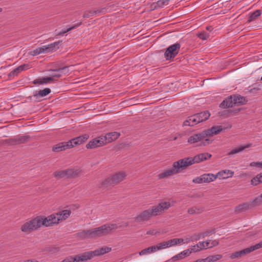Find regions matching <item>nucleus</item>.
Instances as JSON below:
<instances>
[{
    "instance_id": "7ed1b4c3",
    "label": "nucleus",
    "mask_w": 262,
    "mask_h": 262,
    "mask_svg": "<svg viewBox=\"0 0 262 262\" xmlns=\"http://www.w3.org/2000/svg\"><path fill=\"white\" fill-rule=\"evenodd\" d=\"M185 167L182 160L180 159L172 164V167L166 169L158 175L159 179H163L171 177L173 175L180 173Z\"/></svg>"
},
{
    "instance_id": "69168bd1",
    "label": "nucleus",
    "mask_w": 262,
    "mask_h": 262,
    "mask_svg": "<svg viewBox=\"0 0 262 262\" xmlns=\"http://www.w3.org/2000/svg\"><path fill=\"white\" fill-rule=\"evenodd\" d=\"M261 198H262V193L260 194Z\"/></svg>"
},
{
    "instance_id": "a878e982",
    "label": "nucleus",
    "mask_w": 262,
    "mask_h": 262,
    "mask_svg": "<svg viewBox=\"0 0 262 262\" xmlns=\"http://www.w3.org/2000/svg\"><path fill=\"white\" fill-rule=\"evenodd\" d=\"M51 93V90L49 88H45L42 90L36 91L32 96L35 99L38 100L41 97H43Z\"/></svg>"
},
{
    "instance_id": "f257e3e1",
    "label": "nucleus",
    "mask_w": 262,
    "mask_h": 262,
    "mask_svg": "<svg viewBox=\"0 0 262 262\" xmlns=\"http://www.w3.org/2000/svg\"><path fill=\"white\" fill-rule=\"evenodd\" d=\"M171 206L170 202H161L157 205L140 212L135 217V221L136 222L148 221L153 216L163 214L165 210L169 209Z\"/></svg>"
},
{
    "instance_id": "a211bd4d",
    "label": "nucleus",
    "mask_w": 262,
    "mask_h": 262,
    "mask_svg": "<svg viewBox=\"0 0 262 262\" xmlns=\"http://www.w3.org/2000/svg\"><path fill=\"white\" fill-rule=\"evenodd\" d=\"M120 136V133L117 132L107 133L104 136H102L105 144H107L116 140Z\"/></svg>"
},
{
    "instance_id": "79ce46f5",
    "label": "nucleus",
    "mask_w": 262,
    "mask_h": 262,
    "mask_svg": "<svg viewBox=\"0 0 262 262\" xmlns=\"http://www.w3.org/2000/svg\"><path fill=\"white\" fill-rule=\"evenodd\" d=\"M202 250L203 249L201 248V246L199 245V242L197 244L192 246V248L190 249L191 253L196 252Z\"/></svg>"
},
{
    "instance_id": "bb28decb",
    "label": "nucleus",
    "mask_w": 262,
    "mask_h": 262,
    "mask_svg": "<svg viewBox=\"0 0 262 262\" xmlns=\"http://www.w3.org/2000/svg\"><path fill=\"white\" fill-rule=\"evenodd\" d=\"M252 146L251 143L247 144L245 145L240 146L239 147L233 149L228 153V156H232L240 152L243 151L245 149L249 148Z\"/></svg>"
},
{
    "instance_id": "0eeeda50",
    "label": "nucleus",
    "mask_w": 262,
    "mask_h": 262,
    "mask_svg": "<svg viewBox=\"0 0 262 262\" xmlns=\"http://www.w3.org/2000/svg\"><path fill=\"white\" fill-rule=\"evenodd\" d=\"M126 177V174L124 171L117 172L102 181L100 184V186L102 187H107L112 185H116L123 181Z\"/></svg>"
},
{
    "instance_id": "3c124183",
    "label": "nucleus",
    "mask_w": 262,
    "mask_h": 262,
    "mask_svg": "<svg viewBox=\"0 0 262 262\" xmlns=\"http://www.w3.org/2000/svg\"><path fill=\"white\" fill-rule=\"evenodd\" d=\"M214 230H207L204 232H202L203 238H204L206 236H209L211 235L212 233H214Z\"/></svg>"
},
{
    "instance_id": "58836bf2",
    "label": "nucleus",
    "mask_w": 262,
    "mask_h": 262,
    "mask_svg": "<svg viewBox=\"0 0 262 262\" xmlns=\"http://www.w3.org/2000/svg\"><path fill=\"white\" fill-rule=\"evenodd\" d=\"M223 256L221 254L212 255L208 256V262H215L221 259Z\"/></svg>"
},
{
    "instance_id": "680f3d73",
    "label": "nucleus",
    "mask_w": 262,
    "mask_h": 262,
    "mask_svg": "<svg viewBox=\"0 0 262 262\" xmlns=\"http://www.w3.org/2000/svg\"><path fill=\"white\" fill-rule=\"evenodd\" d=\"M206 29L209 31H211V30H212V28L211 26H208L206 27Z\"/></svg>"
},
{
    "instance_id": "412c9836",
    "label": "nucleus",
    "mask_w": 262,
    "mask_h": 262,
    "mask_svg": "<svg viewBox=\"0 0 262 262\" xmlns=\"http://www.w3.org/2000/svg\"><path fill=\"white\" fill-rule=\"evenodd\" d=\"M219 242L217 240H213L211 242L206 241L204 242H200L199 245L202 249H206L207 248H212L214 247L217 246Z\"/></svg>"
},
{
    "instance_id": "f704fd0d",
    "label": "nucleus",
    "mask_w": 262,
    "mask_h": 262,
    "mask_svg": "<svg viewBox=\"0 0 262 262\" xmlns=\"http://www.w3.org/2000/svg\"><path fill=\"white\" fill-rule=\"evenodd\" d=\"M232 98L233 99L234 104H244L245 102V99L241 96H232Z\"/></svg>"
},
{
    "instance_id": "9b49d317",
    "label": "nucleus",
    "mask_w": 262,
    "mask_h": 262,
    "mask_svg": "<svg viewBox=\"0 0 262 262\" xmlns=\"http://www.w3.org/2000/svg\"><path fill=\"white\" fill-rule=\"evenodd\" d=\"M181 48L180 43H176L169 46L166 50L164 56L167 60L175 57L179 52Z\"/></svg>"
},
{
    "instance_id": "f03ea898",
    "label": "nucleus",
    "mask_w": 262,
    "mask_h": 262,
    "mask_svg": "<svg viewBox=\"0 0 262 262\" xmlns=\"http://www.w3.org/2000/svg\"><path fill=\"white\" fill-rule=\"evenodd\" d=\"M71 213L70 210H63L57 213L52 214L47 217L41 216L42 226L52 227L57 225L68 219Z\"/></svg>"
},
{
    "instance_id": "864d4df0",
    "label": "nucleus",
    "mask_w": 262,
    "mask_h": 262,
    "mask_svg": "<svg viewBox=\"0 0 262 262\" xmlns=\"http://www.w3.org/2000/svg\"><path fill=\"white\" fill-rule=\"evenodd\" d=\"M182 259H183V257H182V255L181 254V252L180 253L173 256L171 258V259L173 261H176V260Z\"/></svg>"
},
{
    "instance_id": "c9c22d12",
    "label": "nucleus",
    "mask_w": 262,
    "mask_h": 262,
    "mask_svg": "<svg viewBox=\"0 0 262 262\" xmlns=\"http://www.w3.org/2000/svg\"><path fill=\"white\" fill-rule=\"evenodd\" d=\"M261 203L262 198H261V196L260 195L254 198L250 203H249V204L250 205L251 208L253 207L260 205Z\"/></svg>"
},
{
    "instance_id": "c85d7f7f",
    "label": "nucleus",
    "mask_w": 262,
    "mask_h": 262,
    "mask_svg": "<svg viewBox=\"0 0 262 262\" xmlns=\"http://www.w3.org/2000/svg\"><path fill=\"white\" fill-rule=\"evenodd\" d=\"M204 208L201 206H193L188 209V213L189 214H200L204 211Z\"/></svg>"
},
{
    "instance_id": "72a5a7b5",
    "label": "nucleus",
    "mask_w": 262,
    "mask_h": 262,
    "mask_svg": "<svg viewBox=\"0 0 262 262\" xmlns=\"http://www.w3.org/2000/svg\"><path fill=\"white\" fill-rule=\"evenodd\" d=\"M251 184L254 186H256L259 183H262V173L257 174L251 181Z\"/></svg>"
},
{
    "instance_id": "0e129e2a",
    "label": "nucleus",
    "mask_w": 262,
    "mask_h": 262,
    "mask_svg": "<svg viewBox=\"0 0 262 262\" xmlns=\"http://www.w3.org/2000/svg\"><path fill=\"white\" fill-rule=\"evenodd\" d=\"M260 80L262 81V76L260 78Z\"/></svg>"
},
{
    "instance_id": "4c0bfd02",
    "label": "nucleus",
    "mask_w": 262,
    "mask_h": 262,
    "mask_svg": "<svg viewBox=\"0 0 262 262\" xmlns=\"http://www.w3.org/2000/svg\"><path fill=\"white\" fill-rule=\"evenodd\" d=\"M261 11L259 10H257L251 14L249 18L248 21L250 22L255 20L257 17L261 15Z\"/></svg>"
},
{
    "instance_id": "6e6d98bb",
    "label": "nucleus",
    "mask_w": 262,
    "mask_h": 262,
    "mask_svg": "<svg viewBox=\"0 0 262 262\" xmlns=\"http://www.w3.org/2000/svg\"><path fill=\"white\" fill-rule=\"evenodd\" d=\"M20 67L22 68L23 71L29 69L31 67L29 64H24L21 65Z\"/></svg>"
},
{
    "instance_id": "9d476101",
    "label": "nucleus",
    "mask_w": 262,
    "mask_h": 262,
    "mask_svg": "<svg viewBox=\"0 0 262 262\" xmlns=\"http://www.w3.org/2000/svg\"><path fill=\"white\" fill-rule=\"evenodd\" d=\"M262 248V241L255 245L250 246L242 250L233 253L230 255V258L232 259L240 258L243 256L247 255L256 250Z\"/></svg>"
},
{
    "instance_id": "e2e57ef3",
    "label": "nucleus",
    "mask_w": 262,
    "mask_h": 262,
    "mask_svg": "<svg viewBox=\"0 0 262 262\" xmlns=\"http://www.w3.org/2000/svg\"><path fill=\"white\" fill-rule=\"evenodd\" d=\"M3 9L0 8V13L2 12Z\"/></svg>"
},
{
    "instance_id": "a18cd8bd",
    "label": "nucleus",
    "mask_w": 262,
    "mask_h": 262,
    "mask_svg": "<svg viewBox=\"0 0 262 262\" xmlns=\"http://www.w3.org/2000/svg\"><path fill=\"white\" fill-rule=\"evenodd\" d=\"M75 27H76V26H73V27H71L69 28H68V29H63V30H62L61 31H60V32H58V33H57V35H59H59H62L63 34H65V33H67V32H69V31H70L71 30H73V29H75Z\"/></svg>"
},
{
    "instance_id": "c03bdc74",
    "label": "nucleus",
    "mask_w": 262,
    "mask_h": 262,
    "mask_svg": "<svg viewBox=\"0 0 262 262\" xmlns=\"http://www.w3.org/2000/svg\"><path fill=\"white\" fill-rule=\"evenodd\" d=\"M96 13V11H85L83 15V17L84 18H89V17H90L94 15Z\"/></svg>"
},
{
    "instance_id": "cd10ccee",
    "label": "nucleus",
    "mask_w": 262,
    "mask_h": 262,
    "mask_svg": "<svg viewBox=\"0 0 262 262\" xmlns=\"http://www.w3.org/2000/svg\"><path fill=\"white\" fill-rule=\"evenodd\" d=\"M250 208L251 207L249 203H245L236 206L234 211L236 213H239Z\"/></svg>"
},
{
    "instance_id": "b1692460",
    "label": "nucleus",
    "mask_w": 262,
    "mask_h": 262,
    "mask_svg": "<svg viewBox=\"0 0 262 262\" xmlns=\"http://www.w3.org/2000/svg\"><path fill=\"white\" fill-rule=\"evenodd\" d=\"M233 174V171L228 169H225L218 172L215 174V177H216V179L219 178L220 179H225L228 178L232 177Z\"/></svg>"
},
{
    "instance_id": "39448f33",
    "label": "nucleus",
    "mask_w": 262,
    "mask_h": 262,
    "mask_svg": "<svg viewBox=\"0 0 262 262\" xmlns=\"http://www.w3.org/2000/svg\"><path fill=\"white\" fill-rule=\"evenodd\" d=\"M189 144H195L198 146H206L212 142V140L206 138L204 131L199 134L190 136L187 140Z\"/></svg>"
},
{
    "instance_id": "09e8293b",
    "label": "nucleus",
    "mask_w": 262,
    "mask_h": 262,
    "mask_svg": "<svg viewBox=\"0 0 262 262\" xmlns=\"http://www.w3.org/2000/svg\"><path fill=\"white\" fill-rule=\"evenodd\" d=\"M250 166L255 167L257 168H262V161L261 162H253L250 163Z\"/></svg>"
},
{
    "instance_id": "f3484780",
    "label": "nucleus",
    "mask_w": 262,
    "mask_h": 262,
    "mask_svg": "<svg viewBox=\"0 0 262 262\" xmlns=\"http://www.w3.org/2000/svg\"><path fill=\"white\" fill-rule=\"evenodd\" d=\"M100 227L103 236L110 234L114 230L118 228V226L116 224H106Z\"/></svg>"
},
{
    "instance_id": "603ef678",
    "label": "nucleus",
    "mask_w": 262,
    "mask_h": 262,
    "mask_svg": "<svg viewBox=\"0 0 262 262\" xmlns=\"http://www.w3.org/2000/svg\"><path fill=\"white\" fill-rule=\"evenodd\" d=\"M169 0H159L157 2V4L159 7H163L164 5H167Z\"/></svg>"
},
{
    "instance_id": "5fc2aeb1",
    "label": "nucleus",
    "mask_w": 262,
    "mask_h": 262,
    "mask_svg": "<svg viewBox=\"0 0 262 262\" xmlns=\"http://www.w3.org/2000/svg\"><path fill=\"white\" fill-rule=\"evenodd\" d=\"M183 240H184V244H188L191 242H192V239L191 238V236L185 238L184 239H183Z\"/></svg>"
},
{
    "instance_id": "20e7f679",
    "label": "nucleus",
    "mask_w": 262,
    "mask_h": 262,
    "mask_svg": "<svg viewBox=\"0 0 262 262\" xmlns=\"http://www.w3.org/2000/svg\"><path fill=\"white\" fill-rule=\"evenodd\" d=\"M42 226L41 222V216H38L36 217L25 223L21 226V231L26 234L35 231Z\"/></svg>"
},
{
    "instance_id": "2f4dec72",
    "label": "nucleus",
    "mask_w": 262,
    "mask_h": 262,
    "mask_svg": "<svg viewBox=\"0 0 262 262\" xmlns=\"http://www.w3.org/2000/svg\"><path fill=\"white\" fill-rule=\"evenodd\" d=\"M53 176L58 179L67 178V170L64 169L56 171L53 173Z\"/></svg>"
},
{
    "instance_id": "6ab92c4d",
    "label": "nucleus",
    "mask_w": 262,
    "mask_h": 262,
    "mask_svg": "<svg viewBox=\"0 0 262 262\" xmlns=\"http://www.w3.org/2000/svg\"><path fill=\"white\" fill-rule=\"evenodd\" d=\"M223 130V127L221 126H214L211 128L204 130L206 138L209 136L217 135L221 132Z\"/></svg>"
},
{
    "instance_id": "473e14b6",
    "label": "nucleus",
    "mask_w": 262,
    "mask_h": 262,
    "mask_svg": "<svg viewBox=\"0 0 262 262\" xmlns=\"http://www.w3.org/2000/svg\"><path fill=\"white\" fill-rule=\"evenodd\" d=\"M155 252L153 246L144 249L139 252V254L140 256L146 255Z\"/></svg>"
},
{
    "instance_id": "7c9ffc66",
    "label": "nucleus",
    "mask_w": 262,
    "mask_h": 262,
    "mask_svg": "<svg viewBox=\"0 0 262 262\" xmlns=\"http://www.w3.org/2000/svg\"><path fill=\"white\" fill-rule=\"evenodd\" d=\"M233 102V99L232 98V96H231L230 97H228L224 100L221 104V105L223 107H232L233 105H234Z\"/></svg>"
},
{
    "instance_id": "4d7b16f0",
    "label": "nucleus",
    "mask_w": 262,
    "mask_h": 262,
    "mask_svg": "<svg viewBox=\"0 0 262 262\" xmlns=\"http://www.w3.org/2000/svg\"><path fill=\"white\" fill-rule=\"evenodd\" d=\"M147 234H151V235H156L157 234V231L155 230H150L149 231H148L146 233Z\"/></svg>"
},
{
    "instance_id": "a19ab883",
    "label": "nucleus",
    "mask_w": 262,
    "mask_h": 262,
    "mask_svg": "<svg viewBox=\"0 0 262 262\" xmlns=\"http://www.w3.org/2000/svg\"><path fill=\"white\" fill-rule=\"evenodd\" d=\"M191 238L192 239V242L196 241L203 238V235L202 232L198 233H194L193 235H191Z\"/></svg>"
},
{
    "instance_id": "bf43d9fd",
    "label": "nucleus",
    "mask_w": 262,
    "mask_h": 262,
    "mask_svg": "<svg viewBox=\"0 0 262 262\" xmlns=\"http://www.w3.org/2000/svg\"><path fill=\"white\" fill-rule=\"evenodd\" d=\"M200 262H208V257L205 258L199 259Z\"/></svg>"
},
{
    "instance_id": "13d9d810",
    "label": "nucleus",
    "mask_w": 262,
    "mask_h": 262,
    "mask_svg": "<svg viewBox=\"0 0 262 262\" xmlns=\"http://www.w3.org/2000/svg\"><path fill=\"white\" fill-rule=\"evenodd\" d=\"M184 240L183 238H176L177 245L184 244Z\"/></svg>"
},
{
    "instance_id": "5701e85b",
    "label": "nucleus",
    "mask_w": 262,
    "mask_h": 262,
    "mask_svg": "<svg viewBox=\"0 0 262 262\" xmlns=\"http://www.w3.org/2000/svg\"><path fill=\"white\" fill-rule=\"evenodd\" d=\"M88 136L87 135H84L83 136H81L78 137L77 138H74L72 140H69L71 144L72 145V147H74L76 145H80L86 141V140L88 138Z\"/></svg>"
},
{
    "instance_id": "f8f14e48",
    "label": "nucleus",
    "mask_w": 262,
    "mask_h": 262,
    "mask_svg": "<svg viewBox=\"0 0 262 262\" xmlns=\"http://www.w3.org/2000/svg\"><path fill=\"white\" fill-rule=\"evenodd\" d=\"M111 248L108 247H103L97 249L93 251H89L83 253L85 260H88L93 258L95 256H99L107 253L111 251Z\"/></svg>"
},
{
    "instance_id": "e433bc0d",
    "label": "nucleus",
    "mask_w": 262,
    "mask_h": 262,
    "mask_svg": "<svg viewBox=\"0 0 262 262\" xmlns=\"http://www.w3.org/2000/svg\"><path fill=\"white\" fill-rule=\"evenodd\" d=\"M166 241L159 243L157 244L156 245L153 246L154 248L155 249V251L156 252L159 250H161L165 248H167V247L166 246Z\"/></svg>"
},
{
    "instance_id": "052dcab7",
    "label": "nucleus",
    "mask_w": 262,
    "mask_h": 262,
    "mask_svg": "<svg viewBox=\"0 0 262 262\" xmlns=\"http://www.w3.org/2000/svg\"><path fill=\"white\" fill-rule=\"evenodd\" d=\"M24 262H38V261L35 259H29V260H26Z\"/></svg>"
},
{
    "instance_id": "4468645a",
    "label": "nucleus",
    "mask_w": 262,
    "mask_h": 262,
    "mask_svg": "<svg viewBox=\"0 0 262 262\" xmlns=\"http://www.w3.org/2000/svg\"><path fill=\"white\" fill-rule=\"evenodd\" d=\"M102 136H99L91 140L86 145V147L88 149H93L105 145Z\"/></svg>"
},
{
    "instance_id": "ddd939ff",
    "label": "nucleus",
    "mask_w": 262,
    "mask_h": 262,
    "mask_svg": "<svg viewBox=\"0 0 262 262\" xmlns=\"http://www.w3.org/2000/svg\"><path fill=\"white\" fill-rule=\"evenodd\" d=\"M216 179L215 174L213 173H204L199 177H196L192 180V182L195 184L209 183Z\"/></svg>"
},
{
    "instance_id": "37998d69",
    "label": "nucleus",
    "mask_w": 262,
    "mask_h": 262,
    "mask_svg": "<svg viewBox=\"0 0 262 262\" xmlns=\"http://www.w3.org/2000/svg\"><path fill=\"white\" fill-rule=\"evenodd\" d=\"M166 246L167 248H169L170 247L174 246L177 245V243L176 242V238H173L167 241H166Z\"/></svg>"
},
{
    "instance_id": "dca6fc26",
    "label": "nucleus",
    "mask_w": 262,
    "mask_h": 262,
    "mask_svg": "<svg viewBox=\"0 0 262 262\" xmlns=\"http://www.w3.org/2000/svg\"><path fill=\"white\" fill-rule=\"evenodd\" d=\"M69 141L59 143L53 147L52 150L54 152H59L72 148V145Z\"/></svg>"
},
{
    "instance_id": "393cba45",
    "label": "nucleus",
    "mask_w": 262,
    "mask_h": 262,
    "mask_svg": "<svg viewBox=\"0 0 262 262\" xmlns=\"http://www.w3.org/2000/svg\"><path fill=\"white\" fill-rule=\"evenodd\" d=\"M84 254L82 253L80 255H76L74 257L70 256L62 260L61 262H83L85 261V259Z\"/></svg>"
},
{
    "instance_id": "de8ad7c7",
    "label": "nucleus",
    "mask_w": 262,
    "mask_h": 262,
    "mask_svg": "<svg viewBox=\"0 0 262 262\" xmlns=\"http://www.w3.org/2000/svg\"><path fill=\"white\" fill-rule=\"evenodd\" d=\"M23 71V70H22V68L20 66L17 68H15V69H14L12 71H11V72L10 73V75L13 76L18 74L19 73Z\"/></svg>"
},
{
    "instance_id": "ea45409f",
    "label": "nucleus",
    "mask_w": 262,
    "mask_h": 262,
    "mask_svg": "<svg viewBox=\"0 0 262 262\" xmlns=\"http://www.w3.org/2000/svg\"><path fill=\"white\" fill-rule=\"evenodd\" d=\"M45 52H46V48H43L42 46L32 51L31 52V55L33 56H36Z\"/></svg>"
},
{
    "instance_id": "6e6552de",
    "label": "nucleus",
    "mask_w": 262,
    "mask_h": 262,
    "mask_svg": "<svg viewBox=\"0 0 262 262\" xmlns=\"http://www.w3.org/2000/svg\"><path fill=\"white\" fill-rule=\"evenodd\" d=\"M212 155L208 152H203L198 154L193 157H188L182 159L184 165L186 167L191 166L195 163H199L207 160L211 157Z\"/></svg>"
},
{
    "instance_id": "49530a36",
    "label": "nucleus",
    "mask_w": 262,
    "mask_h": 262,
    "mask_svg": "<svg viewBox=\"0 0 262 262\" xmlns=\"http://www.w3.org/2000/svg\"><path fill=\"white\" fill-rule=\"evenodd\" d=\"M209 35L208 34H207L204 32H201L200 33H198V37H199L200 39H201L202 40L207 39L209 37Z\"/></svg>"
},
{
    "instance_id": "2eb2a0df",
    "label": "nucleus",
    "mask_w": 262,
    "mask_h": 262,
    "mask_svg": "<svg viewBox=\"0 0 262 262\" xmlns=\"http://www.w3.org/2000/svg\"><path fill=\"white\" fill-rule=\"evenodd\" d=\"M85 235L90 238H94L103 236L101 227L95 228L84 231Z\"/></svg>"
},
{
    "instance_id": "8fccbe9b",
    "label": "nucleus",
    "mask_w": 262,
    "mask_h": 262,
    "mask_svg": "<svg viewBox=\"0 0 262 262\" xmlns=\"http://www.w3.org/2000/svg\"><path fill=\"white\" fill-rule=\"evenodd\" d=\"M191 253L190 249H187L181 252V254L182 255L183 258L189 256Z\"/></svg>"
},
{
    "instance_id": "423d86ee",
    "label": "nucleus",
    "mask_w": 262,
    "mask_h": 262,
    "mask_svg": "<svg viewBox=\"0 0 262 262\" xmlns=\"http://www.w3.org/2000/svg\"><path fill=\"white\" fill-rule=\"evenodd\" d=\"M210 116L208 112H203L188 117L183 122L184 126H193L201 122L206 121Z\"/></svg>"
},
{
    "instance_id": "c756f323",
    "label": "nucleus",
    "mask_w": 262,
    "mask_h": 262,
    "mask_svg": "<svg viewBox=\"0 0 262 262\" xmlns=\"http://www.w3.org/2000/svg\"><path fill=\"white\" fill-rule=\"evenodd\" d=\"M59 43V42H55L48 46H44L43 47L46 48V52H52L58 49Z\"/></svg>"
},
{
    "instance_id": "aec40b11",
    "label": "nucleus",
    "mask_w": 262,
    "mask_h": 262,
    "mask_svg": "<svg viewBox=\"0 0 262 262\" xmlns=\"http://www.w3.org/2000/svg\"><path fill=\"white\" fill-rule=\"evenodd\" d=\"M30 137L28 135L18 136L11 139L13 144H20L26 143L30 140Z\"/></svg>"
},
{
    "instance_id": "4be33fe9",
    "label": "nucleus",
    "mask_w": 262,
    "mask_h": 262,
    "mask_svg": "<svg viewBox=\"0 0 262 262\" xmlns=\"http://www.w3.org/2000/svg\"><path fill=\"white\" fill-rule=\"evenodd\" d=\"M67 178H75L80 176L82 174V170L80 168L67 169Z\"/></svg>"
},
{
    "instance_id": "1a4fd4ad",
    "label": "nucleus",
    "mask_w": 262,
    "mask_h": 262,
    "mask_svg": "<svg viewBox=\"0 0 262 262\" xmlns=\"http://www.w3.org/2000/svg\"><path fill=\"white\" fill-rule=\"evenodd\" d=\"M68 67H63L60 68L56 70H52V71H54L56 73L51 75L49 77H43L42 79H36L34 80L33 83L42 84L43 83H50L52 81L57 80L61 76V72L64 71L67 69Z\"/></svg>"
}]
</instances>
